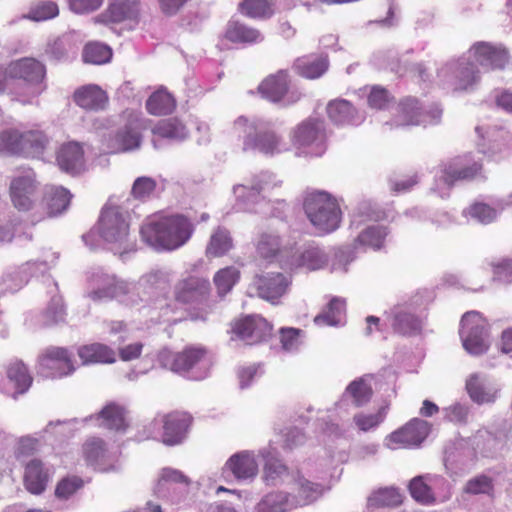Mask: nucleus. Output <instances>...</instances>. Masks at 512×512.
Returning <instances> with one entry per match:
<instances>
[{
	"label": "nucleus",
	"instance_id": "2eb2a0df",
	"mask_svg": "<svg viewBox=\"0 0 512 512\" xmlns=\"http://www.w3.org/2000/svg\"><path fill=\"white\" fill-rule=\"evenodd\" d=\"M210 283L207 279L189 276L174 287L175 300L183 304L200 303L207 300Z\"/></svg>",
	"mask_w": 512,
	"mask_h": 512
},
{
	"label": "nucleus",
	"instance_id": "37998d69",
	"mask_svg": "<svg viewBox=\"0 0 512 512\" xmlns=\"http://www.w3.org/2000/svg\"><path fill=\"white\" fill-rule=\"evenodd\" d=\"M226 38L232 42L252 43L261 39L258 30L250 28L239 22H231L226 30Z\"/></svg>",
	"mask_w": 512,
	"mask_h": 512
},
{
	"label": "nucleus",
	"instance_id": "cd10ccee",
	"mask_svg": "<svg viewBox=\"0 0 512 512\" xmlns=\"http://www.w3.org/2000/svg\"><path fill=\"white\" fill-rule=\"evenodd\" d=\"M226 467L237 479L253 478L258 473V464L254 455L246 451L231 456Z\"/></svg>",
	"mask_w": 512,
	"mask_h": 512
},
{
	"label": "nucleus",
	"instance_id": "ddd939ff",
	"mask_svg": "<svg viewBox=\"0 0 512 512\" xmlns=\"http://www.w3.org/2000/svg\"><path fill=\"white\" fill-rule=\"evenodd\" d=\"M129 225L122 210L117 206L103 208L99 220V233L107 242H119L128 235Z\"/></svg>",
	"mask_w": 512,
	"mask_h": 512
},
{
	"label": "nucleus",
	"instance_id": "a878e982",
	"mask_svg": "<svg viewBox=\"0 0 512 512\" xmlns=\"http://www.w3.org/2000/svg\"><path fill=\"white\" fill-rule=\"evenodd\" d=\"M60 169L70 174L79 173L84 166V152L77 142L63 144L57 153Z\"/></svg>",
	"mask_w": 512,
	"mask_h": 512
},
{
	"label": "nucleus",
	"instance_id": "79ce46f5",
	"mask_svg": "<svg viewBox=\"0 0 512 512\" xmlns=\"http://www.w3.org/2000/svg\"><path fill=\"white\" fill-rule=\"evenodd\" d=\"M289 506V494L275 491L266 494L256 505V512H286Z\"/></svg>",
	"mask_w": 512,
	"mask_h": 512
},
{
	"label": "nucleus",
	"instance_id": "5fc2aeb1",
	"mask_svg": "<svg viewBox=\"0 0 512 512\" xmlns=\"http://www.w3.org/2000/svg\"><path fill=\"white\" fill-rule=\"evenodd\" d=\"M481 170V166L479 164H473L470 167H465L458 169L453 165H449L444 169L443 180L448 185H451L456 180H471L473 179Z\"/></svg>",
	"mask_w": 512,
	"mask_h": 512
},
{
	"label": "nucleus",
	"instance_id": "c85d7f7f",
	"mask_svg": "<svg viewBox=\"0 0 512 512\" xmlns=\"http://www.w3.org/2000/svg\"><path fill=\"white\" fill-rule=\"evenodd\" d=\"M74 101L84 109L100 110L105 107L107 96L97 85H87L75 91Z\"/></svg>",
	"mask_w": 512,
	"mask_h": 512
},
{
	"label": "nucleus",
	"instance_id": "1a4fd4ad",
	"mask_svg": "<svg viewBox=\"0 0 512 512\" xmlns=\"http://www.w3.org/2000/svg\"><path fill=\"white\" fill-rule=\"evenodd\" d=\"M278 262L269 261L267 271L256 276L255 286L258 295L268 301H274L282 297L291 284V276L277 270Z\"/></svg>",
	"mask_w": 512,
	"mask_h": 512
},
{
	"label": "nucleus",
	"instance_id": "423d86ee",
	"mask_svg": "<svg viewBox=\"0 0 512 512\" xmlns=\"http://www.w3.org/2000/svg\"><path fill=\"white\" fill-rule=\"evenodd\" d=\"M38 364L41 371L51 378H63L76 370L73 353L65 347H47L39 355Z\"/></svg>",
	"mask_w": 512,
	"mask_h": 512
},
{
	"label": "nucleus",
	"instance_id": "680f3d73",
	"mask_svg": "<svg viewBox=\"0 0 512 512\" xmlns=\"http://www.w3.org/2000/svg\"><path fill=\"white\" fill-rule=\"evenodd\" d=\"M468 214L482 224H489L497 217V211L485 203H475L468 209Z\"/></svg>",
	"mask_w": 512,
	"mask_h": 512
},
{
	"label": "nucleus",
	"instance_id": "c03bdc74",
	"mask_svg": "<svg viewBox=\"0 0 512 512\" xmlns=\"http://www.w3.org/2000/svg\"><path fill=\"white\" fill-rule=\"evenodd\" d=\"M104 424L109 429L123 430L126 428V411L115 403L106 405L100 412Z\"/></svg>",
	"mask_w": 512,
	"mask_h": 512
},
{
	"label": "nucleus",
	"instance_id": "412c9836",
	"mask_svg": "<svg viewBox=\"0 0 512 512\" xmlns=\"http://www.w3.org/2000/svg\"><path fill=\"white\" fill-rule=\"evenodd\" d=\"M291 481L294 484L292 493V505L294 506L309 505L323 494L324 488L320 483L306 479L299 471L295 473Z\"/></svg>",
	"mask_w": 512,
	"mask_h": 512
},
{
	"label": "nucleus",
	"instance_id": "49530a36",
	"mask_svg": "<svg viewBox=\"0 0 512 512\" xmlns=\"http://www.w3.org/2000/svg\"><path fill=\"white\" fill-rule=\"evenodd\" d=\"M456 69L457 84L455 89L465 90L479 79V72L473 63L466 60H460L453 64Z\"/></svg>",
	"mask_w": 512,
	"mask_h": 512
},
{
	"label": "nucleus",
	"instance_id": "9d476101",
	"mask_svg": "<svg viewBox=\"0 0 512 512\" xmlns=\"http://www.w3.org/2000/svg\"><path fill=\"white\" fill-rule=\"evenodd\" d=\"M442 116V109L438 105H432L424 112L418 106L415 98H406L398 106V114L395 119L397 126H409L420 124H437Z\"/></svg>",
	"mask_w": 512,
	"mask_h": 512
},
{
	"label": "nucleus",
	"instance_id": "dca6fc26",
	"mask_svg": "<svg viewBox=\"0 0 512 512\" xmlns=\"http://www.w3.org/2000/svg\"><path fill=\"white\" fill-rule=\"evenodd\" d=\"M469 53L481 66L492 70L504 69L509 61V53L505 47L488 42L474 44Z\"/></svg>",
	"mask_w": 512,
	"mask_h": 512
},
{
	"label": "nucleus",
	"instance_id": "6e6552de",
	"mask_svg": "<svg viewBox=\"0 0 512 512\" xmlns=\"http://www.w3.org/2000/svg\"><path fill=\"white\" fill-rule=\"evenodd\" d=\"M231 333L246 344L255 345L271 337L272 325L260 315H248L232 322Z\"/></svg>",
	"mask_w": 512,
	"mask_h": 512
},
{
	"label": "nucleus",
	"instance_id": "72a5a7b5",
	"mask_svg": "<svg viewBox=\"0 0 512 512\" xmlns=\"http://www.w3.org/2000/svg\"><path fill=\"white\" fill-rule=\"evenodd\" d=\"M71 193L64 187H49L45 192V203L50 216L63 213L69 206Z\"/></svg>",
	"mask_w": 512,
	"mask_h": 512
},
{
	"label": "nucleus",
	"instance_id": "4d7b16f0",
	"mask_svg": "<svg viewBox=\"0 0 512 512\" xmlns=\"http://www.w3.org/2000/svg\"><path fill=\"white\" fill-rule=\"evenodd\" d=\"M409 490L411 496L420 503H433L435 498L431 488L424 482L422 477H415L410 481Z\"/></svg>",
	"mask_w": 512,
	"mask_h": 512
},
{
	"label": "nucleus",
	"instance_id": "f3484780",
	"mask_svg": "<svg viewBox=\"0 0 512 512\" xmlns=\"http://www.w3.org/2000/svg\"><path fill=\"white\" fill-rule=\"evenodd\" d=\"M33 383V377L21 360L10 362L5 368L3 387L13 398L26 393Z\"/></svg>",
	"mask_w": 512,
	"mask_h": 512
},
{
	"label": "nucleus",
	"instance_id": "c756f323",
	"mask_svg": "<svg viewBox=\"0 0 512 512\" xmlns=\"http://www.w3.org/2000/svg\"><path fill=\"white\" fill-rule=\"evenodd\" d=\"M258 89L264 98L278 102L288 91V76L280 71L276 75L267 77Z\"/></svg>",
	"mask_w": 512,
	"mask_h": 512
},
{
	"label": "nucleus",
	"instance_id": "6ab92c4d",
	"mask_svg": "<svg viewBox=\"0 0 512 512\" xmlns=\"http://www.w3.org/2000/svg\"><path fill=\"white\" fill-rule=\"evenodd\" d=\"M388 235L385 226H370L363 230L358 237L349 246V250L343 251V254H364L368 248L378 251L383 247L384 240Z\"/></svg>",
	"mask_w": 512,
	"mask_h": 512
},
{
	"label": "nucleus",
	"instance_id": "f704fd0d",
	"mask_svg": "<svg viewBox=\"0 0 512 512\" xmlns=\"http://www.w3.org/2000/svg\"><path fill=\"white\" fill-rule=\"evenodd\" d=\"M234 248V241L230 231L225 227H218L210 236L206 253L212 256L229 254Z\"/></svg>",
	"mask_w": 512,
	"mask_h": 512
},
{
	"label": "nucleus",
	"instance_id": "f257e3e1",
	"mask_svg": "<svg viewBox=\"0 0 512 512\" xmlns=\"http://www.w3.org/2000/svg\"><path fill=\"white\" fill-rule=\"evenodd\" d=\"M140 234L143 241L156 251H172L190 238L192 225L183 216L165 217L144 223Z\"/></svg>",
	"mask_w": 512,
	"mask_h": 512
},
{
	"label": "nucleus",
	"instance_id": "0e129e2a",
	"mask_svg": "<svg viewBox=\"0 0 512 512\" xmlns=\"http://www.w3.org/2000/svg\"><path fill=\"white\" fill-rule=\"evenodd\" d=\"M445 419L449 422H452L454 424L458 425H464L468 421V415H469V409L468 407L456 403L445 410Z\"/></svg>",
	"mask_w": 512,
	"mask_h": 512
},
{
	"label": "nucleus",
	"instance_id": "7c9ffc66",
	"mask_svg": "<svg viewBox=\"0 0 512 512\" xmlns=\"http://www.w3.org/2000/svg\"><path fill=\"white\" fill-rule=\"evenodd\" d=\"M78 356L84 365L94 363H113L115 361L114 351L101 343L84 345L78 349Z\"/></svg>",
	"mask_w": 512,
	"mask_h": 512
},
{
	"label": "nucleus",
	"instance_id": "4c0bfd02",
	"mask_svg": "<svg viewBox=\"0 0 512 512\" xmlns=\"http://www.w3.org/2000/svg\"><path fill=\"white\" fill-rule=\"evenodd\" d=\"M391 325L394 332L401 335H411L421 329L419 318L405 310H397L393 313Z\"/></svg>",
	"mask_w": 512,
	"mask_h": 512
},
{
	"label": "nucleus",
	"instance_id": "69168bd1",
	"mask_svg": "<svg viewBox=\"0 0 512 512\" xmlns=\"http://www.w3.org/2000/svg\"><path fill=\"white\" fill-rule=\"evenodd\" d=\"M301 330L296 328H282L280 330V342L284 350L291 351L300 344Z\"/></svg>",
	"mask_w": 512,
	"mask_h": 512
},
{
	"label": "nucleus",
	"instance_id": "aec40b11",
	"mask_svg": "<svg viewBox=\"0 0 512 512\" xmlns=\"http://www.w3.org/2000/svg\"><path fill=\"white\" fill-rule=\"evenodd\" d=\"M82 453L86 463L99 471H109L113 468L110 454L101 438L91 437L82 445Z\"/></svg>",
	"mask_w": 512,
	"mask_h": 512
},
{
	"label": "nucleus",
	"instance_id": "ea45409f",
	"mask_svg": "<svg viewBox=\"0 0 512 512\" xmlns=\"http://www.w3.org/2000/svg\"><path fill=\"white\" fill-rule=\"evenodd\" d=\"M48 143L47 137L38 130L22 132L23 156L37 157L45 149Z\"/></svg>",
	"mask_w": 512,
	"mask_h": 512
},
{
	"label": "nucleus",
	"instance_id": "13d9d810",
	"mask_svg": "<svg viewBox=\"0 0 512 512\" xmlns=\"http://www.w3.org/2000/svg\"><path fill=\"white\" fill-rule=\"evenodd\" d=\"M240 7L250 17H269L273 13L270 0H244Z\"/></svg>",
	"mask_w": 512,
	"mask_h": 512
},
{
	"label": "nucleus",
	"instance_id": "338daca9",
	"mask_svg": "<svg viewBox=\"0 0 512 512\" xmlns=\"http://www.w3.org/2000/svg\"><path fill=\"white\" fill-rule=\"evenodd\" d=\"M103 0H68L71 11L76 14H86L97 10Z\"/></svg>",
	"mask_w": 512,
	"mask_h": 512
},
{
	"label": "nucleus",
	"instance_id": "4be33fe9",
	"mask_svg": "<svg viewBox=\"0 0 512 512\" xmlns=\"http://www.w3.org/2000/svg\"><path fill=\"white\" fill-rule=\"evenodd\" d=\"M324 124L319 120H309L297 127L294 133V141L299 146L315 145V155L323 153Z\"/></svg>",
	"mask_w": 512,
	"mask_h": 512
},
{
	"label": "nucleus",
	"instance_id": "393cba45",
	"mask_svg": "<svg viewBox=\"0 0 512 512\" xmlns=\"http://www.w3.org/2000/svg\"><path fill=\"white\" fill-rule=\"evenodd\" d=\"M271 174L261 172L254 176L248 184H239L233 187V192L238 200L245 204H255L261 198V193L270 185Z\"/></svg>",
	"mask_w": 512,
	"mask_h": 512
},
{
	"label": "nucleus",
	"instance_id": "f03ea898",
	"mask_svg": "<svg viewBox=\"0 0 512 512\" xmlns=\"http://www.w3.org/2000/svg\"><path fill=\"white\" fill-rule=\"evenodd\" d=\"M304 210L311 223L323 232H331L338 228L341 211L336 200L323 191L313 192L306 196Z\"/></svg>",
	"mask_w": 512,
	"mask_h": 512
},
{
	"label": "nucleus",
	"instance_id": "a211bd4d",
	"mask_svg": "<svg viewBox=\"0 0 512 512\" xmlns=\"http://www.w3.org/2000/svg\"><path fill=\"white\" fill-rule=\"evenodd\" d=\"M430 425L427 421L413 418L402 428L392 432L388 440L395 445H419L429 434Z\"/></svg>",
	"mask_w": 512,
	"mask_h": 512
},
{
	"label": "nucleus",
	"instance_id": "3c124183",
	"mask_svg": "<svg viewBox=\"0 0 512 512\" xmlns=\"http://www.w3.org/2000/svg\"><path fill=\"white\" fill-rule=\"evenodd\" d=\"M388 406H383L374 414L359 413L354 416L356 426L364 432L378 427L386 418Z\"/></svg>",
	"mask_w": 512,
	"mask_h": 512
},
{
	"label": "nucleus",
	"instance_id": "5701e85b",
	"mask_svg": "<svg viewBox=\"0 0 512 512\" xmlns=\"http://www.w3.org/2000/svg\"><path fill=\"white\" fill-rule=\"evenodd\" d=\"M11 79H22L30 84L40 83L45 76L44 66L34 58L14 61L7 67Z\"/></svg>",
	"mask_w": 512,
	"mask_h": 512
},
{
	"label": "nucleus",
	"instance_id": "603ef678",
	"mask_svg": "<svg viewBox=\"0 0 512 512\" xmlns=\"http://www.w3.org/2000/svg\"><path fill=\"white\" fill-rule=\"evenodd\" d=\"M84 486V480L76 475L62 478L56 485L55 496L59 499H68Z\"/></svg>",
	"mask_w": 512,
	"mask_h": 512
},
{
	"label": "nucleus",
	"instance_id": "473e14b6",
	"mask_svg": "<svg viewBox=\"0 0 512 512\" xmlns=\"http://www.w3.org/2000/svg\"><path fill=\"white\" fill-rule=\"evenodd\" d=\"M327 113L335 124H353L359 117L353 105L345 99H335L328 103Z\"/></svg>",
	"mask_w": 512,
	"mask_h": 512
},
{
	"label": "nucleus",
	"instance_id": "9b49d317",
	"mask_svg": "<svg viewBox=\"0 0 512 512\" xmlns=\"http://www.w3.org/2000/svg\"><path fill=\"white\" fill-rule=\"evenodd\" d=\"M193 417L184 411H172L160 417L162 425L161 442L166 446L181 444L192 425Z\"/></svg>",
	"mask_w": 512,
	"mask_h": 512
},
{
	"label": "nucleus",
	"instance_id": "864d4df0",
	"mask_svg": "<svg viewBox=\"0 0 512 512\" xmlns=\"http://www.w3.org/2000/svg\"><path fill=\"white\" fill-rule=\"evenodd\" d=\"M239 279V271L234 267L221 269L214 276V283L220 295L228 293Z\"/></svg>",
	"mask_w": 512,
	"mask_h": 512
},
{
	"label": "nucleus",
	"instance_id": "bf43d9fd",
	"mask_svg": "<svg viewBox=\"0 0 512 512\" xmlns=\"http://www.w3.org/2000/svg\"><path fill=\"white\" fill-rule=\"evenodd\" d=\"M157 186V182L155 179L147 176H141L135 179L132 189L131 195L138 200H143L152 195Z\"/></svg>",
	"mask_w": 512,
	"mask_h": 512
},
{
	"label": "nucleus",
	"instance_id": "052dcab7",
	"mask_svg": "<svg viewBox=\"0 0 512 512\" xmlns=\"http://www.w3.org/2000/svg\"><path fill=\"white\" fill-rule=\"evenodd\" d=\"M347 392L352 396L357 406L367 403L372 396V388L363 379L355 380L347 387Z\"/></svg>",
	"mask_w": 512,
	"mask_h": 512
},
{
	"label": "nucleus",
	"instance_id": "09e8293b",
	"mask_svg": "<svg viewBox=\"0 0 512 512\" xmlns=\"http://www.w3.org/2000/svg\"><path fill=\"white\" fill-rule=\"evenodd\" d=\"M402 503V495L395 488H383L369 497V504L375 507H395Z\"/></svg>",
	"mask_w": 512,
	"mask_h": 512
},
{
	"label": "nucleus",
	"instance_id": "4468645a",
	"mask_svg": "<svg viewBox=\"0 0 512 512\" xmlns=\"http://www.w3.org/2000/svg\"><path fill=\"white\" fill-rule=\"evenodd\" d=\"M253 245L259 256H285L298 253L294 251L295 243L284 239L273 230L260 232L255 237Z\"/></svg>",
	"mask_w": 512,
	"mask_h": 512
},
{
	"label": "nucleus",
	"instance_id": "39448f33",
	"mask_svg": "<svg viewBox=\"0 0 512 512\" xmlns=\"http://www.w3.org/2000/svg\"><path fill=\"white\" fill-rule=\"evenodd\" d=\"M38 189L36 174L30 167L17 170L12 177L9 194L13 206L20 211H28L34 203V195Z\"/></svg>",
	"mask_w": 512,
	"mask_h": 512
},
{
	"label": "nucleus",
	"instance_id": "a19ab883",
	"mask_svg": "<svg viewBox=\"0 0 512 512\" xmlns=\"http://www.w3.org/2000/svg\"><path fill=\"white\" fill-rule=\"evenodd\" d=\"M146 108L152 115H166L174 110L175 100L168 92L158 90L148 98Z\"/></svg>",
	"mask_w": 512,
	"mask_h": 512
},
{
	"label": "nucleus",
	"instance_id": "2f4dec72",
	"mask_svg": "<svg viewBox=\"0 0 512 512\" xmlns=\"http://www.w3.org/2000/svg\"><path fill=\"white\" fill-rule=\"evenodd\" d=\"M294 475L295 473H291L288 467L276 458L268 459L263 468V480L270 486L290 483Z\"/></svg>",
	"mask_w": 512,
	"mask_h": 512
},
{
	"label": "nucleus",
	"instance_id": "e433bc0d",
	"mask_svg": "<svg viewBox=\"0 0 512 512\" xmlns=\"http://www.w3.org/2000/svg\"><path fill=\"white\" fill-rule=\"evenodd\" d=\"M155 136L170 140H182L187 137L186 126L177 118L160 120L152 129Z\"/></svg>",
	"mask_w": 512,
	"mask_h": 512
},
{
	"label": "nucleus",
	"instance_id": "f8f14e48",
	"mask_svg": "<svg viewBox=\"0 0 512 512\" xmlns=\"http://www.w3.org/2000/svg\"><path fill=\"white\" fill-rule=\"evenodd\" d=\"M139 0H115L107 9L94 18L95 23L117 24L125 23L133 28L139 22Z\"/></svg>",
	"mask_w": 512,
	"mask_h": 512
},
{
	"label": "nucleus",
	"instance_id": "774afa93",
	"mask_svg": "<svg viewBox=\"0 0 512 512\" xmlns=\"http://www.w3.org/2000/svg\"><path fill=\"white\" fill-rule=\"evenodd\" d=\"M388 102V93L383 88L374 87L369 96L368 104L370 107L375 109H382Z\"/></svg>",
	"mask_w": 512,
	"mask_h": 512
},
{
	"label": "nucleus",
	"instance_id": "a18cd8bd",
	"mask_svg": "<svg viewBox=\"0 0 512 512\" xmlns=\"http://www.w3.org/2000/svg\"><path fill=\"white\" fill-rule=\"evenodd\" d=\"M0 153L5 155H22V132L16 129L0 133Z\"/></svg>",
	"mask_w": 512,
	"mask_h": 512
},
{
	"label": "nucleus",
	"instance_id": "6e6d98bb",
	"mask_svg": "<svg viewBox=\"0 0 512 512\" xmlns=\"http://www.w3.org/2000/svg\"><path fill=\"white\" fill-rule=\"evenodd\" d=\"M59 13L58 6L52 1H42L34 5L24 18L34 21H44L57 16Z\"/></svg>",
	"mask_w": 512,
	"mask_h": 512
},
{
	"label": "nucleus",
	"instance_id": "58836bf2",
	"mask_svg": "<svg viewBox=\"0 0 512 512\" xmlns=\"http://www.w3.org/2000/svg\"><path fill=\"white\" fill-rule=\"evenodd\" d=\"M346 301L343 298L333 297L322 313L314 318L319 326H335L340 322V316L345 312Z\"/></svg>",
	"mask_w": 512,
	"mask_h": 512
},
{
	"label": "nucleus",
	"instance_id": "8fccbe9b",
	"mask_svg": "<svg viewBox=\"0 0 512 512\" xmlns=\"http://www.w3.org/2000/svg\"><path fill=\"white\" fill-rule=\"evenodd\" d=\"M112 56L111 49L101 43L87 44L83 51V59L87 63L103 64L110 60Z\"/></svg>",
	"mask_w": 512,
	"mask_h": 512
},
{
	"label": "nucleus",
	"instance_id": "0eeeda50",
	"mask_svg": "<svg viewBox=\"0 0 512 512\" xmlns=\"http://www.w3.org/2000/svg\"><path fill=\"white\" fill-rule=\"evenodd\" d=\"M485 327V320L477 311H469L462 316L460 334L463 346L470 354L480 355L488 349Z\"/></svg>",
	"mask_w": 512,
	"mask_h": 512
},
{
	"label": "nucleus",
	"instance_id": "20e7f679",
	"mask_svg": "<svg viewBox=\"0 0 512 512\" xmlns=\"http://www.w3.org/2000/svg\"><path fill=\"white\" fill-rule=\"evenodd\" d=\"M208 350L202 345H188L174 352L162 350L158 355L160 365L174 373L184 375L208 361Z\"/></svg>",
	"mask_w": 512,
	"mask_h": 512
},
{
	"label": "nucleus",
	"instance_id": "e2e57ef3",
	"mask_svg": "<svg viewBox=\"0 0 512 512\" xmlns=\"http://www.w3.org/2000/svg\"><path fill=\"white\" fill-rule=\"evenodd\" d=\"M493 489V480L486 475H478L470 479L465 486V491L470 494H489Z\"/></svg>",
	"mask_w": 512,
	"mask_h": 512
},
{
	"label": "nucleus",
	"instance_id": "c9c22d12",
	"mask_svg": "<svg viewBox=\"0 0 512 512\" xmlns=\"http://www.w3.org/2000/svg\"><path fill=\"white\" fill-rule=\"evenodd\" d=\"M466 389L470 398L478 404L493 403L497 398V390L487 387L477 374L469 377Z\"/></svg>",
	"mask_w": 512,
	"mask_h": 512
},
{
	"label": "nucleus",
	"instance_id": "b1692460",
	"mask_svg": "<svg viewBox=\"0 0 512 512\" xmlns=\"http://www.w3.org/2000/svg\"><path fill=\"white\" fill-rule=\"evenodd\" d=\"M139 123L137 120L120 128L117 133L110 138L108 148L113 153L127 152L138 149L141 144V134L139 132Z\"/></svg>",
	"mask_w": 512,
	"mask_h": 512
},
{
	"label": "nucleus",
	"instance_id": "bb28decb",
	"mask_svg": "<svg viewBox=\"0 0 512 512\" xmlns=\"http://www.w3.org/2000/svg\"><path fill=\"white\" fill-rule=\"evenodd\" d=\"M49 474L38 459L29 461L25 467L24 485L32 494H41L47 486Z\"/></svg>",
	"mask_w": 512,
	"mask_h": 512
},
{
	"label": "nucleus",
	"instance_id": "7ed1b4c3",
	"mask_svg": "<svg viewBox=\"0 0 512 512\" xmlns=\"http://www.w3.org/2000/svg\"><path fill=\"white\" fill-rule=\"evenodd\" d=\"M233 133L242 141L243 152L258 150L264 154H274L278 150L279 137L273 131L262 130L257 121L245 116L234 121Z\"/></svg>",
	"mask_w": 512,
	"mask_h": 512
},
{
	"label": "nucleus",
	"instance_id": "de8ad7c7",
	"mask_svg": "<svg viewBox=\"0 0 512 512\" xmlns=\"http://www.w3.org/2000/svg\"><path fill=\"white\" fill-rule=\"evenodd\" d=\"M328 68V60L326 57H318L313 60H298L296 69L299 74L308 79L320 77Z\"/></svg>",
	"mask_w": 512,
	"mask_h": 512
}]
</instances>
